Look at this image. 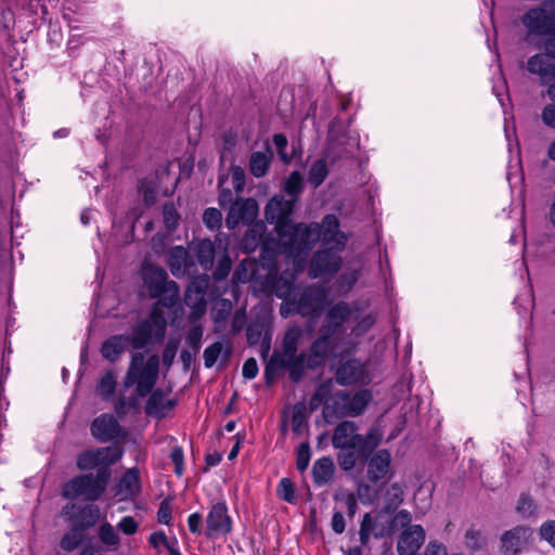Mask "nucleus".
I'll use <instances>...</instances> for the list:
<instances>
[{
	"label": "nucleus",
	"instance_id": "nucleus-1",
	"mask_svg": "<svg viewBox=\"0 0 555 555\" xmlns=\"http://www.w3.org/2000/svg\"><path fill=\"white\" fill-rule=\"evenodd\" d=\"M358 430V425L352 421H343L334 428L332 444L340 450L337 463L344 472L352 470L358 463L364 464L382 441L378 428H371L365 435Z\"/></svg>",
	"mask_w": 555,
	"mask_h": 555
},
{
	"label": "nucleus",
	"instance_id": "nucleus-2",
	"mask_svg": "<svg viewBox=\"0 0 555 555\" xmlns=\"http://www.w3.org/2000/svg\"><path fill=\"white\" fill-rule=\"evenodd\" d=\"M159 373V358L152 354L145 360L144 353L135 352L131 357L122 387L129 389L135 386L134 393L129 398L120 393L114 404V410L119 417H124L130 410L139 408V398L146 397L154 389Z\"/></svg>",
	"mask_w": 555,
	"mask_h": 555
},
{
	"label": "nucleus",
	"instance_id": "nucleus-3",
	"mask_svg": "<svg viewBox=\"0 0 555 555\" xmlns=\"http://www.w3.org/2000/svg\"><path fill=\"white\" fill-rule=\"evenodd\" d=\"M111 479V469L100 467L96 474L88 473L75 476L62 487V496L67 500L82 499L98 501L105 492Z\"/></svg>",
	"mask_w": 555,
	"mask_h": 555
},
{
	"label": "nucleus",
	"instance_id": "nucleus-4",
	"mask_svg": "<svg viewBox=\"0 0 555 555\" xmlns=\"http://www.w3.org/2000/svg\"><path fill=\"white\" fill-rule=\"evenodd\" d=\"M320 223H294L278 233V249L293 256L308 253L320 241Z\"/></svg>",
	"mask_w": 555,
	"mask_h": 555
},
{
	"label": "nucleus",
	"instance_id": "nucleus-5",
	"mask_svg": "<svg viewBox=\"0 0 555 555\" xmlns=\"http://www.w3.org/2000/svg\"><path fill=\"white\" fill-rule=\"evenodd\" d=\"M142 280L151 298H157L158 304L166 308H171L177 304L179 286L175 281L168 280L165 269L143 262Z\"/></svg>",
	"mask_w": 555,
	"mask_h": 555
},
{
	"label": "nucleus",
	"instance_id": "nucleus-6",
	"mask_svg": "<svg viewBox=\"0 0 555 555\" xmlns=\"http://www.w3.org/2000/svg\"><path fill=\"white\" fill-rule=\"evenodd\" d=\"M372 399L369 389L358 390L353 395L346 390H337L331 396V403L326 410L331 409L336 417H356L365 411Z\"/></svg>",
	"mask_w": 555,
	"mask_h": 555
},
{
	"label": "nucleus",
	"instance_id": "nucleus-7",
	"mask_svg": "<svg viewBox=\"0 0 555 555\" xmlns=\"http://www.w3.org/2000/svg\"><path fill=\"white\" fill-rule=\"evenodd\" d=\"M520 21L526 29L525 39L528 42L544 38L555 30V16L541 5L530 8L522 14Z\"/></svg>",
	"mask_w": 555,
	"mask_h": 555
},
{
	"label": "nucleus",
	"instance_id": "nucleus-8",
	"mask_svg": "<svg viewBox=\"0 0 555 555\" xmlns=\"http://www.w3.org/2000/svg\"><path fill=\"white\" fill-rule=\"evenodd\" d=\"M334 246L328 245L318 249L309 263L308 275L311 279L332 278L341 267V257Z\"/></svg>",
	"mask_w": 555,
	"mask_h": 555
},
{
	"label": "nucleus",
	"instance_id": "nucleus-9",
	"mask_svg": "<svg viewBox=\"0 0 555 555\" xmlns=\"http://www.w3.org/2000/svg\"><path fill=\"white\" fill-rule=\"evenodd\" d=\"M122 456V449L109 446L98 449L85 450L77 456L79 470H91L95 467H107L117 463Z\"/></svg>",
	"mask_w": 555,
	"mask_h": 555
},
{
	"label": "nucleus",
	"instance_id": "nucleus-10",
	"mask_svg": "<svg viewBox=\"0 0 555 555\" xmlns=\"http://www.w3.org/2000/svg\"><path fill=\"white\" fill-rule=\"evenodd\" d=\"M62 515L67 518L70 526L86 532L96 525L101 517V511L95 504L76 505L70 503L62 508Z\"/></svg>",
	"mask_w": 555,
	"mask_h": 555
},
{
	"label": "nucleus",
	"instance_id": "nucleus-11",
	"mask_svg": "<svg viewBox=\"0 0 555 555\" xmlns=\"http://www.w3.org/2000/svg\"><path fill=\"white\" fill-rule=\"evenodd\" d=\"M266 225L263 222L254 223L244 234L242 238V248L245 253L251 254L261 244V257L272 258L278 249V242L273 238H263Z\"/></svg>",
	"mask_w": 555,
	"mask_h": 555
},
{
	"label": "nucleus",
	"instance_id": "nucleus-12",
	"mask_svg": "<svg viewBox=\"0 0 555 555\" xmlns=\"http://www.w3.org/2000/svg\"><path fill=\"white\" fill-rule=\"evenodd\" d=\"M294 199H286L282 195L273 196L264 208V217L268 222L275 224L276 233L284 231L293 221Z\"/></svg>",
	"mask_w": 555,
	"mask_h": 555
},
{
	"label": "nucleus",
	"instance_id": "nucleus-13",
	"mask_svg": "<svg viewBox=\"0 0 555 555\" xmlns=\"http://www.w3.org/2000/svg\"><path fill=\"white\" fill-rule=\"evenodd\" d=\"M544 53H535L527 61V70L540 78L542 86H547L546 95L555 101V62L547 61Z\"/></svg>",
	"mask_w": 555,
	"mask_h": 555
},
{
	"label": "nucleus",
	"instance_id": "nucleus-14",
	"mask_svg": "<svg viewBox=\"0 0 555 555\" xmlns=\"http://www.w3.org/2000/svg\"><path fill=\"white\" fill-rule=\"evenodd\" d=\"M326 300L324 288L307 286L302 289L297 301H293L295 310L302 317L315 318L320 315Z\"/></svg>",
	"mask_w": 555,
	"mask_h": 555
},
{
	"label": "nucleus",
	"instance_id": "nucleus-15",
	"mask_svg": "<svg viewBox=\"0 0 555 555\" xmlns=\"http://www.w3.org/2000/svg\"><path fill=\"white\" fill-rule=\"evenodd\" d=\"M352 310L348 302L338 301L325 313L319 333L336 338L343 332L344 324L351 318Z\"/></svg>",
	"mask_w": 555,
	"mask_h": 555
},
{
	"label": "nucleus",
	"instance_id": "nucleus-16",
	"mask_svg": "<svg viewBox=\"0 0 555 555\" xmlns=\"http://www.w3.org/2000/svg\"><path fill=\"white\" fill-rule=\"evenodd\" d=\"M232 531V521L224 502L214 504L206 517V537L215 539Z\"/></svg>",
	"mask_w": 555,
	"mask_h": 555
},
{
	"label": "nucleus",
	"instance_id": "nucleus-17",
	"mask_svg": "<svg viewBox=\"0 0 555 555\" xmlns=\"http://www.w3.org/2000/svg\"><path fill=\"white\" fill-rule=\"evenodd\" d=\"M90 431L93 438L102 443L126 435L115 416L107 413L101 414L92 421Z\"/></svg>",
	"mask_w": 555,
	"mask_h": 555
},
{
	"label": "nucleus",
	"instance_id": "nucleus-18",
	"mask_svg": "<svg viewBox=\"0 0 555 555\" xmlns=\"http://www.w3.org/2000/svg\"><path fill=\"white\" fill-rule=\"evenodd\" d=\"M258 216V203L254 198L235 201L231 204L225 218L229 229H235L240 223L250 224Z\"/></svg>",
	"mask_w": 555,
	"mask_h": 555
},
{
	"label": "nucleus",
	"instance_id": "nucleus-19",
	"mask_svg": "<svg viewBox=\"0 0 555 555\" xmlns=\"http://www.w3.org/2000/svg\"><path fill=\"white\" fill-rule=\"evenodd\" d=\"M367 464L366 477L372 485H377L386 478L390 472L391 454L387 449H380L370 455L365 462Z\"/></svg>",
	"mask_w": 555,
	"mask_h": 555
},
{
	"label": "nucleus",
	"instance_id": "nucleus-20",
	"mask_svg": "<svg viewBox=\"0 0 555 555\" xmlns=\"http://www.w3.org/2000/svg\"><path fill=\"white\" fill-rule=\"evenodd\" d=\"M426 532L421 525H414L402 530L397 542L399 555H416L425 542Z\"/></svg>",
	"mask_w": 555,
	"mask_h": 555
},
{
	"label": "nucleus",
	"instance_id": "nucleus-21",
	"mask_svg": "<svg viewBox=\"0 0 555 555\" xmlns=\"http://www.w3.org/2000/svg\"><path fill=\"white\" fill-rule=\"evenodd\" d=\"M320 241L324 246L332 245L343 250L347 244V236L339 231V221L335 215H326L320 224Z\"/></svg>",
	"mask_w": 555,
	"mask_h": 555
},
{
	"label": "nucleus",
	"instance_id": "nucleus-22",
	"mask_svg": "<svg viewBox=\"0 0 555 555\" xmlns=\"http://www.w3.org/2000/svg\"><path fill=\"white\" fill-rule=\"evenodd\" d=\"M332 339V337L320 333L307 353V369L314 370L325 364L328 353L334 347Z\"/></svg>",
	"mask_w": 555,
	"mask_h": 555
},
{
	"label": "nucleus",
	"instance_id": "nucleus-23",
	"mask_svg": "<svg viewBox=\"0 0 555 555\" xmlns=\"http://www.w3.org/2000/svg\"><path fill=\"white\" fill-rule=\"evenodd\" d=\"M365 379V370L357 359H349L339 364L335 373V380L343 386L361 383Z\"/></svg>",
	"mask_w": 555,
	"mask_h": 555
},
{
	"label": "nucleus",
	"instance_id": "nucleus-24",
	"mask_svg": "<svg viewBox=\"0 0 555 555\" xmlns=\"http://www.w3.org/2000/svg\"><path fill=\"white\" fill-rule=\"evenodd\" d=\"M150 397L145 403V413L156 418H163L167 415L168 411L173 409L177 401L173 399L165 400V393L162 389L157 388L149 393Z\"/></svg>",
	"mask_w": 555,
	"mask_h": 555
},
{
	"label": "nucleus",
	"instance_id": "nucleus-25",
	"mask_svg": "<svg viewBox=\"0 0 555 555\" xmlns=\"http://www.w3.org/2000/svg\"><path fill=\"white\" fill-rule=\"evenodd\" d=\"M529 528L516 526L505 531L501 537L502 551L507 555H517L521 552L526 543V533Z\"/></svg>",
	"mask_w": 555,
	"mask_h": 555
},
{
	"label": "nucleus",
	"instance_id": "nucleus-26",
	"mask_svg": "<svg viewBox=\"0 0 555 555\" xmlns=\"http://www.w3.org/2000/svg\"><path fill=\"white\" fill-rule=\"evenodd\" d=\"M167 263L171 273L179 278L189 271V269L193 266V260L183 246H175L168 254Z\"/></svg>",
	"mask_w": 555,
	"mask_h": 555
},
{
	"label": "nucleus",
	"instance_id": "nucleus-27",
	"mask_svg": "<svg viewBox=\"0 0 555 555\" xmlns=\"http://www.w3.org/2000/svg\"><path fill=\"white\" fill-rule=\"evenodd\" d=\"M273 156V151L271 150L268 143L266 144V151L253 152L249 156V172L255 178L264 177L270 169Z\"/></svg>",
	"mask_w": 555,
	"mask_h": 555
},
{
	"label": "nucleus",
	"instance_id": "nucleus-28",
	"mask_svg": "<svg viewBox=\"0 0 555 555\" xmlns=\"http://www.w3.org/2000/svg\"><path fill=\"white\" fill-rule=\"evenodd\" d=\"M335 464L332 457L322 456L312 466V479L315 486L323 487L334 479Z\"/></svg>",
	"mask_w": 555,
	"mask_h": 555
},
{
	"label": "nucleus",
	"instance_id": "nucleus-29",
	"mask_svg": "<svg viewBox=\"0 0 555 555\" xmlns=\"http://www.w3.org/2000/svg\"><path fill=\"white\" fill-rule=\"evenodd\" d=\"M128 346V337L126 335H114L107 338L101 347L102 357L109 362H116L125 352Z\"/></svg>",
	"mask_w": 555,
	"mask_h": 555
},
{
	"label": "nucleus",
	"instance_id": "nucleus-30",
	"mask_svg": "<svg viewBox=\"0 0 555 555\" xmlns=\"http://www.w3.org/2000/svg\"><path fill=\"white\" fill-rule=\"evenodd\" d=\"M231 356L232 347L229 344L224 347L221 341H215L204 350V364L207 369H210L221 357V364L227 365Z\"/></svg>",
	"mask_w": 555,
	"mask_h": 555
},
{
	"label": "nucleus",
	"instance_id": "nucleus-31",
	"mask_svg": "<svg viewBox=\"0 0 555 555\" xmlns=\"http://www.w3.org/2000/svg\"><path fill=\"white\" fill-rule=\"evenodd\" d=\"M127 337L128 344H130L133 349H143L152 343L154 330H152L147 321H141L132 328L131 335Z\"/></svg>",
	"mask_w": 555,
	"mask_h": 555
},
{
	"label": "nucleus",
	"instance_id": "nucleus-32",
	"mask_svg": "<svg viewBox=\"0 0 555 555\" xmlns=\"http://www.w3.org/2000/svg\"><path fill=\"white\" fill-rule=\"evenodd\" d=\"M285 362L291 380L298 383L304 376L305 369H307V352L302 351L299 354L285 356Z\"/></svg>",
	"mask_w": 555,
	"mask_h": 555
},
{
	"label": "nucleus",
	"instance_id": "nucleus-33",
	"mask_svg": "<svg viewBox=\"0 0 555 555\" xmlns=\"http://www.w3.org/2000/svg\"><path fill=\"white\" fill-rule=\"evenodd\" d=\"M196 258L205 271L211 269L215 259V245L209 238L202 240L197 243Z\"/></svg>",
	"mask_w": 555,
	"mask_h": 555
},
{
	"label": "nucleus",
	"instance_id": "nucleus-34",
	"mask_svg": "<svg viewBox=\"0 0 555 555\" xmlns=\"http://www.w3.org/2000/svg\"><path fill=\"white\" fill-rule=\"evenodd\" d=\"M516 512L521 518L535 517L539 505L530 493L521 492L516 504Z\"/></svg>",
	"mask_w": 555,
	"mask_h": 555
},
{
	"label": "nucleus",
	"instance_id": "nucleus-35",
	"mask_svg": "<svg viewBox=\"0 0 555 555\" xmlns=\"http://www.w3.org/2000/svg\"><path fill=\"white\" fill-rule=\"evenodd\" d=\"M120 487L129 496H137L141 491L139 470L128 469L120 479Z\"/></svg>",
	"mask_w": 555,
	"mask_h": 555
},
{
	"label": "nucleus",
	"instance_id": "nucleus-36",
	"mask_svg": "<svg viewBox=\"0 0 555 555\" xmlns=\"http://www.w3.org/2000/svg\"><path fill=\"white\" fill-rule=\"evenodd\" d=\"M158 305V302L155 304L150 314V318L145 320L151 324L152 330H154V338L157 341L162 340L165 337L167 327V321L164 317L163 311L157 307Z\"/></svg>",
	"mask_w": 555,
	"mask_h": 555
},
{
	"label": "nucleus",
	"instance_id": "nucleus-37",
	"mask_svg": "<svg viewBox=\"0 0 555 555\" xmlns=\"http://www.w3.org/2000/svg\"><path fill=\"white\" fill-rule=\"evenodd\" d=\"M302 336V331L299 326L294 325L289 327L283 337V356H292L297 353L298 344Z\"/></svg>",
	"mask_w": 555,
	"mask_h": 555
},
{
	"label": "nucleus",
	"instance_id": "nucleus-38",
	"mask_svg": "<svg viewBox=\"0 0 555 555\" xmlns=\"http://www.w3.org/2000/svg\"><path fill=\"white\" fill-rule=\"evenodd\" d=\"M284 192L294 199V203L298 201L300 194L304 191V179L299 171H293L284 182Z\"/></svg>",
	"mask_w": 555,
	"mask_h": 555
},
{
	"label": "nucleus",
	"instance_id": "nucleus-39",
	"mask_svg": "<svg viewBox=\"0 0 555 555\" xmlns=\"http://www.w3.org/2000/svg\"><path fill=\"white\" fill-rule=\"evenodd\" d=\"M86 532L70 526L69 530L64 533L60 541V547L66 552H73L85 540Z\"/></svg>",
	"mask_w": 555,
	"mask_h": 555
},
{
	"label": "nucleus",
	"instance_id": "nucleus-40",
	"mask_svg": "<svg viewBox=\"0 0 555 555\" xmlns=\"http://www.w3.org/2000/svg\"><path fill=\"white\" fill-rule=\"evenodd\" d=\"M285 364V356L276 350L273 351L264 367V379L268 385L274 382L279 370L286 369Z\"/></svg>",
	"mask_w": 555,
	"mask_h": 555
},
{
	"label": "nucleus",
	"instance_id": "nucleus-41",
	"mask_svg": "<svg viewBox=\"0 0 555 555\" xmlns=\"http://www.w3.org/2000/svg\"><path fill=\"white\" fill-rule=\"evenodd\" d=\"M308 427V412L304 402H298L293 408L292 430L300 435Z\"/></svg>",
	"mask_w": 555,
	"mask_h": 555
},
{
	"label": "nucleus",
	"instance_id": "nucleus-42",
	"mask_svg": "<svg viewBox=\"0 0 555 555\" xmlns=\"http://www.w3.org/2000/svg\"><path fill=\"white\" fill-rule=\"evenodd\" d=\"M327 176L328 168L326 160L321 158L311 165L308 173V181L314 189H317L324 182Z\"/></svg>",
	"mask_w": 555,
	"mask_h": 555
},
{
	"label": "nucleus",
	"instance_id": "nucleus-43",
	"mask_svg": "<svg viewBox=\"0 0 555 555\" xmlns=\"http://www.w3.org/2000/svg\"><path fill=\"white\" fill-rule=\"evenodd\" d=\"M96 388L102 399L108 400L112 398L116 390V374L113 371H107L100 378Z\"/></svg>",
	"mask_w": 555,
	"mask_h": 555
},
{
	"label": "nucleus",
	"instance_id": "nucleus-44",
	"mask_svg": "<svg viewBox=\"0 0 555 555\" xmlns=\"http://www.w3.org/2000/svg\"><path fill=\"white\" fill-rule=\"evenodd\" d=\"M405 486L400 482L392 483L386 491L387 506L397 508L404 498Z\"/></svg>",
	"mask_w": 555,
	"mask_h": 555
},
{
	"label": "nucleus",
	"instance_id": "nucleus-45",
	"mask_svg": "<svg viewBox=\"0 0 555 555\" xmlns=\"http://www.w3.org/2000/svg\"><path fill=\"white\" fill-rule=\"evenodd\" d=\"M99 538L107 546H117L120 543L119 535L109 522H104L100 526Z\"/></svg>",
	"mask_w": 555,
	"mask_h": 555
},
{
	"label": "nucleus",
	"instance_id": "nucleus-46",
	"mask_svg": "<svg viewBox=\"0 0 555 555\" xmlns=\"http://www.w3.org/2000/svg\"><path fill=\"white\" fill-rule=\"evenodd\" d=\"M278 496L291 504H295L297 502V498L295 495L294 483L289 478H282L276 488Z\"/></svg>",
	"mask_w": 555,
	"mask_h": 555
},
{
	"label": "nucleus",
	"instance_id": "nucleus-47",
	"mask_svg": "<svg viewBox=\"0 0 555 555\" xmlns=\"http://www.w3.org/2000/svg\"><path fill=\"white\" fill-rule=\"evenodd\" d=\"M139 193L143 197L144 204L150 207L156 202V189L152 181L141 180L138 186Z\"/></svg>",
	"mask_w": 555,
	"mask_h": 555
},
{
	"label": "nucleus",
	"instance_id": "nucleus-48",
	"mask_svg": "<svg viewBox=\"0 0 555 555\" xmlns=\"http://www.w3.org/2000/svg\"><path fill=\"white\" fill-rule=\"evenodd\" d=\"M311 459V449L308 442H302L298 447L297 455H296V467L300 473H304L310 463Z\"/></svg>",
	"mask_w": 555,
	"mask_h": 555
},
{
	"label": "nucleus",
	"instance_id": "nucleus-49",
	"mask_svg": "<svg viewBox=\"0 0 555 555\" xmlns=\"http://www.w3.org/2000/svg\"><path fill=\"white\" fill-rule=\"evenodd\" d=\"M203 338V327L201 325L192 326L186 335V344L190 350L197 353L201 349Z\"/></svg>",
	"mask_w": 555,
	"mask_h": 555
},
{
	"label": "nucleus",
	"instance_id": "nucleus-50",
	"mask_svg": "<svg viewBox=\"0 0 555 555\" xmlns=\"http://www.w3.org/2000/svg\"><path fill=\"white\" fill-rule=\"evenodd\" d=\"M203 221L210 230H217L221 227L222 215L217 208H207L204 211Z\"/></svg>",
	"mask_w": 555,
	"mask_h": 555
},
{
	"label": "nucleus",
	"instance_id": "nucleus-51",
	"mask_svg": "<svg viewBox=\"0 0 555 555\" xmlns=\"http://www.w3.org/2000/svg\"><path fill=\"white\" fill-rule=\"evenodd\" d=\"M179 345H180V340L178 338H170L167 341V344L164 348V351H163V357H162L163 363L166 366H170L173 363Z\"/></svg>",
	"mask_w": 555,
	"mask_h": 555
},
{
	"label": "nucleus",
	"instance_id": "nucleus-52",
	"mask_svg": "<svg viewBox=\"0 0 555 555\" xmlns=\"http://www.w3.org/2000/svg\"><path fill=\"white\" fill-rule=\"evenodd\" d=\"M164 222L168 230H175L178 225L179 216L171 203H166L163 207Z\"/></svg>",
	"mask_w": 555,
	"mask_h": 555
},
{
	"label": "nucleus",
	"instance_id": "nucleus-53",
	"mask_svg": "<svg viewBox=\"0 0 555 555\" xmlns=\"http://www.w3.org/2000/svg\"><path fill=\"white\" fill-rule=\"evenodd\" d=\"M170 460L175 465V474L178 477H181L184 473V453L183 449L179 446H176L171 449Z\"/></svg>",
	"mask_w": 555,
	"mask_h": 555
},
{
	"label": "nucleus",
	"instance_id": "nucleus-54",
	"mask_svg": "<svg viewBox=\"0 0 555 555\" xmlns=\"http://www.w3.org/2000/svg\"><path fill=\"white\" fill-rule=\"evenodd\" d=\"M231 179L234 190L240 193L245 186V171L240 166H231L230 168Z\"/></svg>",
	"mask_w": 555,
	"mask_h": 555
},
{
	"label": "nucleus",
	"instance_id": "nucleus-55",
	"mask_svg": "<svg viewBox=\"0 0 555 555\" xmlns=\"http://www.w3.org/2000/svg\"><path fill=\"white\" fill-rule=\"evenodd\" d=\"M231 268H232L231 259L228 256L222 257V259H220L217 268L212 272L214 279L216 281L224 280L229 275Z\"/></svg>",
	"mask_w": 555,
	"mask_h": 555
},
{
	"label": "nucleus",
	"instance_id": "nucleus-56",
	"mask_svg": "<svg viewBox=\"0 0 555 555\" xmlns=\"http://www.w3.org/2000/svg\"><path fill=\"white\" fill-rule=\"evenodd\" d=\"M540 537L555 550V520H547L541 525Z\"/></svg>",
	"mask_w": 555,
	"mask_h": 555
},
{
	"label": "nucleus",
	"instance_id": "nucleus-57",
	"mask_svg": "<svg viewBox=\"0 0 555 555\" xmlns=\"http://www.w3.org/2000/svg\"><path fill=\"white\" fill-rule=\"evenodd\" d=\"M172 507L170 503V499L167 498L160 502L158 512H157V520L160 524L169 525L171 521Z\"/></svg>",
	"mask_w": 555,
	"mask_h": 555
},
{
	"label": "nucleus",
	"instance_id": "nucleus-58",
	"mask_svg": "<svg viewBox=\"0 0 555 555\" xmlns=\"http://www.w3.org/2000/svg\"><path fill=\"white\" fill-rule=\"evenodd\" d=\"M375 323V318L372 314L363 317L352 328L351 333L354 336H362L372 328Z\"/></svg>",
	"mask_w": 555,
	"mask_h": 555
},
{
	"label": "nucleus",
	"instance_id": "nucleus-59",
	"mask_svg": "<svg viewBox=\"0 0 555 555\" xmlns=\"http://www.w3.org/2000/svg\"><path fill=\"white\" fill-rule=\"evenodd\" d=\"M465 545L469 550L476 551L479 550L482 545L481 543V532L479 530H475L473 528L468 529L465 533Z\"/></svg>",
	"mask_w": 555,
	"mask_h": 555
},
{
	"label": "nucleus",
	"instance_id": "nucleus-60",
	"mask_svg": "<svg viewBox=\"0 0 555 555\" xmlns=\"http://www.w3.org/2000/svg\"><path fill=\"white\" fill-rule=\"evenodd\" d=\"M117 528L127 535H132L138 531L139 524L132 516H125L118 522Z\"/></svg>",
	"mask_w": 555,
	"mask_h": 555
},
{
	"label": "nucleus",
	"instance_id": "nucleus-61",
	"mask_svg": "<svg viewBox=\"0 0 555 555\" xmlns=\"http://www.w3.org/2000/svg\"><path fill=\"white\" fill-rule=\"evenodd\" d=\"M542 122L552 129H555V103L546 104L541 112Z\"/></svg>",
	"mask_w": 555,
	"mask_h": 555
},
{
	"label": "nucleus",
	"instance_id": "nucleus-62",
	"mask_svg": "<svg viewBox=\"0 0 555 555\" xmlns=\"http://www.w3.org/2000/svg\"><path fill=\"white\" fill-rule=\"evenodd\" d=\"M412 521V515L406 509L399 511L392 518V527H400L402 529H405L408 527H411Z\"/></svg>",
	"mask_w": 555,
	"mask_h": 555
},
{
	"label": "nucleus",
	"instance_id": "nucleus-63",
	"mask_svg": "<svg viewBox=\"0 0 555 555\" xmlns=\"http://www.w3.org/2000/svg\"><path fill=\"white\" fill-rule=\"evenodd\" d=\"M542 47L545 55L555 60V30L544 37Z\"/></svg>",
	"mask_w": 555,
	"mask_h": 555
},
{
	"label": "nucleus",
	"instance_id": "nucleus-64",
	"mask_svg": "<svg viewBox=\"0 0 555 555\" xmlns=\"http://www.w3.org/2000/svg\"><path fill=\"white\" fill-rule=\"evenodd\" d=\"M424 555H448V552L442 543L430 541L425 548Z\"/></svg>",
	"mask_w": 555,
	"mask_h": 555
}]
</instances>
